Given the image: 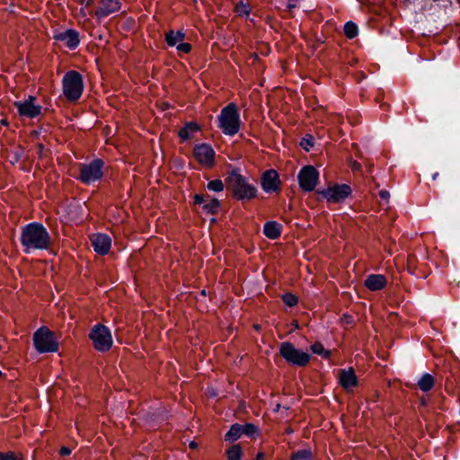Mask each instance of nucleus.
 Segmentation results:
<instances>
[{
	"label": "nucleus",
	"instance_id": "f257e3e1",
	"mask_svg": "<svg viewBox=\"0 0 460 460\" xmlns=\"http://www.w3.org/2000/svg\"><path fill=\"white\" fill-rule=\"evenodd\" d=\"M20 241L26 254L31 253L32 250H48L51 244L49 233L39 222L25 225L22 228Z\"/></svg>",
	"mask_w": 460,
	"mask_h": 460
},
{
	"label": "nucleus",
	"instance_id": "f03ea898",
	"mask_svg": "<svg viewBox=\"0 0 460 460\" xmlns=\"http://www.w3.org/2000/svg\"><path fill=\"white\" fill-rule=\"evenodd\" d=\"M225 181L233 199L236 200L244 202L257 197V187L250 183L248 178L241 174L237 168L233 169L228 173Z\"/></svg>",
	"mask_w": 460,
	"mask_h": 460
},
{
	"label": "nucleus",
	"instance_id": "7ed1b4c3",
	"mask_svg": "<svg viewBox=\"0 0 460 460\" xmlns=\"http://www.w3.org/2000/svg\"><path fill=\"white\" fill-rule=\"evenodd\" d=\"M241 126L240 112L235 103L225 106L217 116V127L225 135H235Z\"/></svg>",
	"mask_w": 460,
	"mask_h": 460
},
{
	"label": "nucleus",
	"instance_id": "20e7f679",
	"mask_svg": "<svg viewBox=\"0 0 460 460\" xmlns=\"http://www.w3.org/2000/svg\"><path fill=\"white\" fill-rule=\"evenodd\" d=\"M84 84L83 75L75 70L67 71L62 79L63 93L71 102H77L84 92Z\"/></svg>",
	"mask_w": 460,
	"mask_h": 460
},
{
	"label": "nucleus",
	"instance_id": "39448f33",
	"mask_svg": "<svg viewBox=\"0 0 460 460\" xmlns=\"http://www.w3.org/2000/svg\"><path fill=\"white\" fill-rule=\"evenodd\" d=\"M279 354L288 365L296 367H305L311 359V355L309 353L296 348L290 341H284L280 343Z\"/></svg>",
	"mask_w": 460,
	"mask_h": 460
},
{
	"label": "nucleus",
	"instance_id": "423d86ee",
	"mask_svg": "<svg viewBox=\"0 0 460 460\" xmlns=\"http://www.w3.org/2000/svg\"><path fill=\"white\" fill-rule=\"evenodd\" d=\"M105 162L102 158H94L90 163L79 164L78 180L91 185L100 181L104 175Z\"/></svg>",
	"mask_w": 460,
	"mask_h": 460
},
{
	"label": "nucleus",
	"instance_id": "0eeeda50",
	"mask_svg": "<svg viewBox=\"0 0 460 460\" xmlns=\"http://www.w3.org/2000/svg\"><path fill=\"white\" fill-rule=\"evenodd\" d=\"M93 346L98 352L105 353L109 351L113 345L111 332L102 323L94 324L88 334Z\"/></svg>",
	"mask_w": 460,
	"mask_h": 460
},
{
	"label": "nucleus",
	"instance_id": "6e6552de",
	"mask_svg": "<svg viewBox=\"0 0 460 460\" xmlns=\"http://www.w3.org/2000/svg\"><path fill=\"white\" fill-rule=\"evenodd\" d=\"M33 345L40 353L57 352L58 342L56 341L55 332L48 327L42 326L33 333Z\"/></svg>",
	"mask_w": 460,
	"mask_h": 460
},
{
	"label": "nucleus",
	"instance_id": "1a4fd4ad",
	"mask_svg": "<svg viewBox=\"0 0 460 460\" xmlns=\"http://www.w3.org/2000/svg\"><path fill=\"white\" fill-rule=\"evenodd\" d=\"M317 193L329 203H341L351 195L352 189L346 183L336 184L333 187L318 190Z\"/></svg>",
	"mask_w": 460,
	"mask_h": 460
},
{
	"label": "nucleus",
	"instance_id": "9d476101",
	"mask_svg": "<svg viewBox=\"0 0 460 460\" xmlns=\"http://www.w3.org/2000/svg\"><path fill=\"white\" fill-rule=\"evenodd\" d=\"M320 173L313 165H305L297 174L299 187L305 192L313 191L319 182Z\"/></svg>",
	"mask_w": 460,
	"mask_h": 460
},
{
	"label": "nucleus",
	"instance_id": "9b49d317",
	"mask_svg": "<svg viewBox=\"0 0 460 460\" xmlns=\"http://www.w3.org/2000/svg\"><path fill=\"white\" fill-rule=\"evenodd\" d=\"M36 100V96L29 95L24 101L15 102L14 106L17 108L19 115L28 119H35L40 115L42 107L35 104Z\"/></svg>",
	"mask_w": 460,
	"mask_h": 460
},
{
	"label": "nucleus",
	"instance_id": "f8f14e48",
	"mask_svg": "<svg viewBox=\"0 0 460 460\" xmlns=\"http://www.w3.org/2000/svg\"><path fill=\"white\" fill-rule=\"evenodd\" d=\"M261 186L266 193L280 192L281 181L278 172L274 169L266 170L261 176Z\"/></svg>",
	"mask_w": 460,
	"mask_h": 460
},
{
	"label": "nucleus",
	"instance_id": "ddd939ff",
	"mask_svg": "<svg viewBox=\"0 0 460 460\" xmlns=\"http://www.w3.org/2000/svg\"><path fill=\"white\" fill-rule=\"evenodd\" d=\"M193 205H202V211L205 214L217 215L219 211L221 202L217 198H211L208 194H195Z\"/></svg>",
	"mask_w": 460,
	"mask_h": 460
},
{
	"label": "nucleus",
	"instance_id": "4468645a",
	"mask_svg": "<svg viewBox=\"0 0 460 460\" xmlns=\"http://www.w3.org/2000/svg\"><path fill=\"white\" fill-rule=\"evenodd\" d=\"M193 155L202 165L211 168L215 164L216 153L211 146H194Z\"/></svg>",
	"mask_w": 460,
	"mask_h": 460
},
{
	"label": "nucleus",
	"instance_id": "2eb2a0df",
	"mask_svg": "<svg viewBox=\"0 0 460 460\" xmlns=\"http://www.w3.org/2000/svg\"><path fill=\"white\" fill-rule=\"evenodd\" d=\"M53 39L57 41L64 42L71 50L75 49L80 43L79 32L74 29L57 32L53 35Z\"/></svg>",
	"mask_w": 460,
	"mask_h": 460
},
{
	"label": "nucleus",
	"instance_id": "dca6fc26",
	"mask_svg": "<svg viewBox=\"0 0 460 460\" xmlns=\"http://www.w3.org/2000/svg\"><path fill=\"white\" fill-rule=\"evenodd\" d=\"M1 146V155L13 165L20 161L29 160V155L22 146H16L14 149H9L4 146Z\"/></svg>",
	"mask_w": 460,
	"mask_h": 460
},
{
	"label": "nucleus",
	"instance_id": "f3484780",
	"mask_svg": "<svg viewBox=\"0 0 460 460\" xmlns=\"http://www.w3.org/2000/svg\"><path fill=\"white\" fill-rule=\"evenodd\" d=\"M339 384L346 392H350L358 385V378L353 367L340 370Z\"/></svg>",
	"mask_w": 460,
	"mask_h": 460
},
{
	"label": "nucleus",
	"instance_id": "a211bd4d",
	"mask_svg": "<svg viewBox=\"0 0 460 460\" xmlns=\"http://www.w3.org/2000/svg\"><path fill=\"white\" fill-rule=\"evenodd\" d=\"M201 134V125L194 120L185 122L183 127L180 128L178 132V136L183 141L198 140L199 136H200Z\"/></svg>",
	"mask_w": 460,
	"mask_h": 460
},
{
	"label": "nucleus",
	"instance_id": "6ab92c4d",
	"mask_svg": "<svg viewBox=\"0 0 460 460\" xmlns=\"http://www.w3.org/2000/svg\"><path fill=\"white\" fill-rule=\"evenodd\" d=\"M92 246L99 255H106L109 253L111 246V239L106 234H96L92 239Z\"/></svg>",
	"mask_w": 460,
	"mask_h": 460
},
{
	"label": "nucleus",
	"instance_id": "aec40b11",
	"mask_svg": "<svg viewBox=\"0 0 460 460\" xmlns=\"http://www.w3.org/2000/svg\"><path fill=\"white\" fill-rule=\"evenodd\" d=\"M121 7L119 0H102L101 5L95 10V16L102 20L110 14L118 12Z\"/></svg>",
	"mask_w": 460,
	"mask_h": 460
},
{
	"label": "nucleus",
	"instance_id": "412c9836",
	"mask_svg": "<svg viewBox=\"0 0 460 460\" xmlns=\"http://www.w3.org/2000/svg\"><path fill=\"white\" fill-rule=\"evenodd\" d=\"M386 285L387 279L385 276L382 274H370L364 281V286L371 291L382 290Z\"/></svg>",
	"mask_w": 460,
	"mask_h": 460
},
{
	"label": "nucleus",
	"instance_id": "4be33fe9",
	"mask_svg": "<svg viewBox=\"0 0 460 460\" xmlns=\"http://www.w3.org/2000/svg\"><path fill=\"white\" fill-rule=\"evenodd\" d=\"M283 226L277 221H267L263 226V234L270 240H277L281 236Z\"/></svg>",
	"mask_w": 460,
	"mask_h": 460
},
{
	"label": "nucleus",
	"instance_id": "5701e85b",
	"mask_svg": "<svg viewBox=\"0 0 460 460\" xmlns=\"http://www.w3.org/2000/svg\"><path fill=\"white\" fill-rule=\"evenodd\" d=\"M186 34L183 31L179 30L174 31L173 30H170L165 33V42L169 47H175L178 43L184 40Z\"/></svg>",
	"mask_w": 460,
	"mask_h": 460
},
{
	"label": "nucleus",
	"instance_id": "b1692460",
	"mask_svg": "<svg viewBox=\"0 0 460 460\" xmlns=\"http://www.w3.org/2000/svg\"><path fill=\"white\" fill-rule=\"evenodd\" d=\"M242 435V424L234 423L230 426V429L224 436V439L228 443H234L238 440Z\"/></svg>",
	"mask_w": 460,
	"mask_h": 460
},
{
	"label": "nucleus",
	"instance_id": "393cba45",
	"mask_svg": "<svg viewBox=\"0 0 460 460\" xmlns=\"http://www.w3.org/2000/svg\"><path fill=\"white\" fill-rule=\"evenodd\" d=\"M434 384L435 378L429 373L423 374L417 383L419 388L424 393L430 391L433 388Z\"/></svg>",
	"mask_w": 460,
	"mask_h": 460
},
{
	"label": "nucleus",
	"instance_id": "a878e982",
	"mask_svg": "<svg viewBox=\"0 0 460 460\" xmlns=\"http://www.w3.org/2000/svg\"><path fill=\"white\" fill-rule=\"evenodd\" d=\"M312 353L321 356L324 359H329L332 357V352L329 349H324L323 345L320 341H315L310 346Z\"/></svg>",
	"mask_w": 460,
	"mask_h": 460
},
{
	"label": "nucleus",
	"instance_id": "bb28decb",
	"mask_svg": "<svg viewBox=\"0 0 460 460\" xmlns=\"http://www.w3.org/2000/svg\"><path fill=\"white\" fill-rule=\"evenodd\" d=\"M226 454L228 460H241L243 451L240 444H234L226 450Z\"/></svg>",
	"mask_w": 460,
	"mask_h": 460
},
{
	"label": "nucleus",
	"instance_id": "cd10ccee",
	"mask_svg": "<svg viewBox=\"0 0 460 460\" xmlns=\"http://www.w3.org/2000/svg\"><path fill=\"white\" fill-rule=\"evenodd\" d=\"M343 31L348 39L352 40L358 36V27L354 22L349 21L344 24Z\"/></svg>",
	"mask_w": 460,
	"mask_h": 460
},
{
	"label": "nucleus",
	"instance_id": "c85d7f7f",
	"mask_svg": "<svg viewBox=\"0 0 460 460\" xmlns=\"http://www.w3.org/2000/svg\"><path fill=\"white\" fill-rule=\"evenodd\" d=\"M242 432L243 435H245L249 438H255L259 436L260 429L253 423H245L244 425H242Z\"/></svg>",
	"mask_w": 460,
	"mask_h": 460
},
{
	"label": "nucleus",
	"instance_id": "c756f323",
	"mask_svg": "<svg viewBox=\"0 0 460 460\" xmlns=\"http://www.w3.org/2000/svg\"><path fill=\"white\" fill-rule=\"evenodd\" d=\"M290 460H313V454L310 449H300L294 452Z\"/></svg>",
	"mask_w": 460,
	"mask_h": 460
},
{
	"label": "nucleus",
	"instance_id": "7c9ffc66",
	"mask_svg": "<svg viewBox=\"0 0 460 460\" xmlns=\"http://www.w3.org/2000/svg\"><path fill=\"white\" fill-rule=\"evenodd\" d=\"M282 301L288 307H294L298 304V297L291 292H286L281 296Z\"/></svg>",
	"mask_w": 460,
	"mask_h": 460
},
{
	"label": "nucleus",
	"instance_id": "2f4dec72",
	"mask_svg": "<svg viewBox=\"0 0 460 460\" xmlns=\"http://www.w3.org/2000/svg\"><path fill=\"white\" fill-rule=\"evenodd\" d=\"M234 12L237 13V15L243 17L248 16L251 13V7L250 4L247 3H244L243 1H240L234 7Z\"/></svg>",
	"mask_w": 460,
	"mask_h": 460
},
{
	"label": "nucleus",
	"instance_id": "473e14b6",
	"mask_svg": "<svg viewBox=\"0 0 460 460\" xmlns=\"http://www.w3.org/2000/svg\"><path fill=\"white\" fill-rule=\"evenodd\" d=\"M207 188L210 191L220 192L224 190V183L219 179H215L208 181Z\"/></svg>",
	"mask_w": 460,
	"mask_h": 460
},
{
	"label": "nucleus",
	"instance_id": "72a5a7b5",
	"mask_svg": "<svg viewBox=\"0 0 460 460\" xmlns=\"http://www.w3.org/2000/svg\"><path fill=\"white\" fill-rule=\"evenodd\" d=\"M175 47L179 52H182L185 54L190 53L192 49L191 44L182 41L177 44Z\"/></svg>",
	"mask_w": 460,
	"mask_h": 460
},
{
	"label": "nucleus",
	"instance_id": "f704fd0d",
	"mask_svg": "<svg viewBox=\"0 0 460 460\" xmlns=\"http://www.w3.org/2000/svg\"><path fill=\"white\" fill-rule=\"evenodd\" d=\"M341 323L344 325H354L355 324V320H354V317L348 314V313H345L341 315Z\"/></svg>",
	"mask_w": 460,
	"mask_h": 460
},
{
	"label": "nucleus",
	"instance_id": "c9c22d12",
	"mask_svg": "<svg viewBox=\"0 0 460 460\" xmlns=\"http://www.w3.org/2000/svg\"><path fill=\"white\" fill-rule=\"evenodd\" d=\"M0 460H19L14 452L9 451L7 453L0 452Z\"/></svg>",
	"mask_w": 460,
	"mask_h": 460
},
{
	"label": "nucleus",
	"instance_id": "e433bc0d",
	"mask_svg": "<svg viewBox=\"0 0 460 460\" xmlns=\"http://www.w3.org/2000/svg\"><path fill=\"white\" fill-rule=\"evenodd\" d=\"M71 453H72L71 448L69 447H66V446H63L59 449V455L61 456H68L71 455Z\"/></svg>",
	"mask_w": 460,
	"mask_h": 460
},
{
	"label": "nucleus",
	"instance_id": "4c0bfd02",
	"mask_svg": "<svg viewBox=\"0 0 460 460\" xmlns=\"http://www.w3.org/2000/svg\"><path fill=\"white\" fill-rule=\"evenodd\" d=\"M379 197H380L381 199L387 201L389 197H390V193L386 190H381L379 191Z\"/></svg>",
	"mask_w": 460,
	"mask_h": 460
},
{
	"label": "nucleus",
	"instance_id": "58836bf2",
	"mask_svg": "<svg viewBox=\"0 0 460 460\" xmlns=\"http://www.w3.org/2000/svg\"><path fill=\"white\" fill-rule=\"evenodd\" d=\"M299 144H314V137L312 135H306V137H304Z\"/></svg>",
	"mask_w": 460,
	"mask_h": 460
},
{
	"label": "nucleus",
	"instance_id": "ea45409f",
	"mask_svg": "<svg viewBox=\"0 0 460 460\" xmlns=\"http://www.w3.org/2000/svg\"><path fill=\"white\" fill-rule=\"evenodd\" d=\"M296 0H288V3L287 4L288 11L291 12L293 9L296 7Z\"/></svg>",
	"mask_w": 460,
	"mask_h": 460
},
{
	"label": "nucleus",
	"instance_id": "a19ab883",
	"mask_svg": "<svg viewBox=\"0 0 460 460\" xmlns=\"http://www.w3.org/2000/svg\"><path fill=\"white\" fill-rule=\"evenodd\" d=\"M361 168V164L356 161H353L351 164V169L354 171H358Z\"/></svg>",
	"mask_w": 460,
	"mask_h": 460
},
{
	"label": "nucleus",
	"instance_id": "79ce46f5",
	"mask_svg": "<svg viewBox=\"0 0 460 460\" xmlns=\"http://www.w3.org/2000/svg\"><path fill=\"white\" fill-rule=\"evenodd\" d=\"M256 460H265V454L263 452H259L256 456Z\"/></svg>",
	"mask_w": 460,
	"mask_h": 460
},
{
	"label": "nucleus",
	"instance_id": "37998d69",
	"mask_svg": "<svg viewBox=\"0 0 460 460\" xmlns=\"http://www.w3.org/2000/svg\"><path fill=\"white\" fill-rule=\"evenodd\" d=\"M306 152H310L311 150H314V147L315 146L310 145V146H302Z\"/></svg>",
	"mask_w": 460,
	"mask_h": 460
},
{
	"label": "nucleus",
	"instance_id": "c03bdc74",
	"mask_svg": "<svg viewBox=\"0 0 460 460\" xmlns=\"http://www.w3.org/2000/svg\"><path fill=\"white\" fill-rule=\"evenodd\" d=\"M79 2L83 4H86L87 6L91 5L92 3H93V0H79Z\"/></svg>",
	"mask_w": 460,
	"mask_h": 460
},
{
	"label": "nucleus",
	"instance_id": "a18cd8bd",
	"mask_svg": "<svg viewBox=\"0 0 460 460\" xmlns=\"http://www.w3.org/2000/svg\"><path fill=\"white\" fill-rule=\"evenodd\" d=\"M190 447L192 448V449L197 448L198 447V444L195 441H191L190 443Z\"/></svg>",
	"mask_w": 460,
	"mask_h": 460
},
{
	"label": "nucleus",
	"instance_id": "49530a36",
	"mask_svg": "<svg viewBox=\"0 0 460 460\" xmlns=\"http://www.w3.org/2000/svg\"><path fill=\"white\" fill-rule=\"evenodd\" d=\"M169 108H171V104H170V103H168V102H164V103L163 104V110H167V109H169Z\"/></svg>",
	"mask_w": 460,
	"mask_h": 460
},
{
	"label": "nucleus",
	"instance_id": "de8ad7c7",
	"mask_svg": "<svg viewBox=\"0 0 460 460\" xmlns=\"http://www.w3.org/2000/svg\"><path fill=\"white\" fill-rule=\"evenodd\" d=\"M382 98H383V93H378V94L376 95V102H380Z\"/></svg>",
	"mask_w": 460,
	"mask_h": 460
},
{
	"label": "nucleus",
	"instance_id": "09e8293b",
	"mask_svg": "<svg viewBox=\"0 0 460 460\" xmlns=\"http://www.w3.org/2000/svg\"><path fill=\"white\" fill-rule=\"evenodd\" d=\"M438 175H439V173H438V172H434V173L432 174V180H433V181L437 180V178L438 177Z\"/></svg>",
	"mask_w": 460,
	"mask_h": 460
},
{
	"label": "nucleus",
	"instance_id": "8fccbe9b",
	"mask_svg": "<svg viewBox=\"0 0 460 460\" xmlns=\"http://www.w3.org/2000/svg\"><path fill=\"white\" fill-rule=\"evenodd\" d=\"M421 405H427V401L423 398L421 399V402H420Z\"/></svg>",
	"mask_w": 460,
	"mask_h": 460
},
{
	"label": "nucleus",
	"instance_id": "3c124183",
	"mask_svg": "<svg viewBox=\"0 0 460 460\" xmlns=\"http://www.w3.org/2000/svg\"><path fill=\"white\" fill-rule=\"evenodd\" d=\"M44 146H43V145L39 146V147H40L39 153H42Z\"/></svg>",
	"mask_w": 460,
	"mask_h": 460
},
{
	"label": "nucleus",
	"instance_id": "603ef678",
	"mask_svg": "<svg viewBox=\"0 0 460 460\" xmlns=\"http://www.w3.org/2000/svg\"><path fill=\"white\" fill-rule=\"evenodd\" d=\"M286 432H287L288 434H291V433L293 432V430H292V429H291V428H288V429H287Z\"/></svg>",
	"mask_w": 460,
	"mask_h": 460
},
{
	"label": "nucleus",
	"instance_id": "864d4df0",
	"mask_svg": "<svg viewBox=\"0 0 460 460\" xmlns=\"http://www.w3.org/2000/svg\"><path fill=\"white\" fill-rule=\"evenodd\" d=\"M216 222H217V218L212 217V218L210 219V223H211V224H214V223H216Z\"/></svg>",
	"mask_w": 460,
	"mask_h": 460
},
{
	"label": "nucleus",
	"instance_id": "5fc2aeb1",
	"mask_svg": "<svg viewBox=\"0 0 460 460\" xmlns=\"http://www.w3.org/2000/svg\"><path fill=\"white\" fill-rule=\"evenodd\" d=\"M279 409H280V404L279 403V404L276 405V408H275L274 411H278Z\"/></svg>",
	"mask_w": 460,
	"mask_h": 460
},
{
	"label": "nucleus",
	"instance_id": "6e6d98bb",
	"mask_svg": "<svg viewBox=\"0 0 460 460\" xmlns=\"http://www.w3.org/2000/svg\"><path fill=\"white\" fill-rule=\"evenodd\" d=\"M200 294H201L202 296H206V295H207L206 290H205V289H203V290L200 292Z\"/></svg>",
	"mask_w": 460,
	"mask_h": 460
},
{
	"label": "nucleus",
	"instance_id": "4d7b16f0",
	"mask_svg": "<svg viewBox=\"0 0 460 460\" xmlns=\"http://www.w3.org/2000/svg\"><path fill=\"white\" fill-rule=\"evenodd\" d=\"M257 331H259L261 329V326L260 325H255L254 327Z\"/></svg>",
	"mask_w": 460,
	"mask_h": 460
},
{
	"label": "nucleus",
	"instance_id": "13d9d810",
	"mask_svg": "<svg viewBox=\"0 0 460 460\" xmlns=\"http://www.w3.org/2000/svg\"><path fill=\"white\" fill-rule=\"evenodd\" d=\"M294 326H296V328L298 327V323L296 321V323H294Z\"/></svg>",
	"mask_w": 460,
	"mask_h": 460
},
{
	"label": "nucleus",
	"instance_id": "bf43d9fd",
	"mask_svg": "<svg viewBox=\"0 0 460 460\" xmlns=\"http://www.w3.org/2000/svg\"><path fill=\"white\" fill-rule=\"evenodd\" d=\"M294 326H296V328L298 327V323L296 321V323H294Z\"/></svg>",
	"mask_w": 460,
	"mask_h": 460
},
{
	"label": "nucleus",
	"instance_id": "052dcab7",
	"mask_svg": "<svg viewBox=\"0 0 460 460\" xmlns=\"http://www.w3.org/2000/svg\"><path fill=\"white\" fill-rule=\"evenodd\" d=\"M4 376V373L0 370V378Z\"/></svg>",
	"mask_w": 460,
	"mask_h": 460
},
{
	"label": "nucleus",
	"instance_id": "680f3d73",
	"mask_svg": "<svg viewBox=\"0 0 460 460\" xmlns=\"http://www.w3.org/2000/svg\"><path fill=\"white\" fill-rule=\"evenodd\" d=\"M159 146H160L161 151L164 152L163 145H160Z\"/></svg>",
	"mask_w": 460,
	"mask_h": 460
},
{
	"label": "nucleus",
	"instance_id": "e2e57ef3",
	"mask_svg": "<svg viewBox=\"0 0 460 460\" xmlns=\"http://www.w3.org/2000/svg\"><path fill=\"white\" fill-rule=\"evenodd\" d=\"M247 145H250V144H252L251 140H249L247 143Z\"/></svg>",
	"mask_w": 460,
	"mask_h": 460
}]
</instances>
